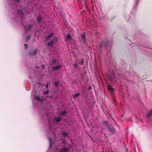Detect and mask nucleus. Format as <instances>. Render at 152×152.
<instances>
[{
	"label": "nucleus",
	"mask_w": 152,
	"mask_h": 152,
	"mask_svg": "<svg viewBox=\"0 0 152 152\" xmlns=\"http://www.w3.org/2000/svg\"><path fill=\"white\" fill-rule=\"evenodd\" d=\"M109 131L112 134L116 133V132L114 127L111 125H109L107 127Z\"/></svg>",
	"instance_id": "1"
},
{
	"label": "nucleus",
	"mask_w": 152,
	"mask_h": 152,
	"mask_svg": "<svg viewBox=\"0 0 152 152\" xmlns=\"http://www.w3.org/2000/svg\"><path fill=\"white\" fill-rule=\"evenodd\" d=\"M81 39L82 40L83 44H85L86 43V35L85 33H84L83 34H81Z\"/></svg>",
	"instance_id": "2"
},
{
	"label": "nucleus",
	"mask_w": 152,
	"mask_h": 152,
	"mask_svg": "<svg viewBox=\"0 0 152 152\" xmlns=\"http://www.w3.org/2000/svg\"><path fill=\"white\" fill-rule=\"evenodd\" d=\"M107 43H105L104 41H103L100 43L99 46L101 49L103 47H107Z\"/></svg>",
	"instance_id": "3"
},
{
	"label": "nucleus",
	"mask_w": 152,
	"mask_h": 152,
	"mask_svg": "<svg viewBox=\"0 0 152 152\" xmlns=\"http://www.w3.org/2000/svg\"><path fill=\"white\" fill-rule=\"evenodd\" d=\"M33 27L32 24H28L27 26L25 27V28L27 31H29Z\"/></svg>",
	"instance_id": "4"
},
{
	"label": "nucleus",
	"mask_w": 152,
	"mask_h": 152,
	"mask_svg": "<svg viewBox=\"0 0 152 152\" xmlns=\"http://www.w3.org/2000/svg\"><path fill=\"white\" fill-rule=\"evenodd\" d=\"M37 49L34 50L32 51L31 52H30L29 53V54L30 56H33V55H35L36 54H37Z\"/></svg>",
	"instance_id": "5"
},
{
	"label": "nucleus",
	"mask_w": 152,
	"mask_h": 152,
	"mask_svg": "<svg viewBox=\"0 0 152 152\" xmlns=\"http://www.w3.org/2000/svg\"><path fill=\"white\" fill-rule=\"evenodd\" d=\"M54 35L53 33H51L47 37H46L45 39L46 40H48L50 38H52Z\"/></svg>",
	"instance_id": "6"
},
{
	"label": "nucleus",
	"mask_w": 152,
	"mask_h": 152,
	"mask_svg": "<svg viewBox=\"0 0 152 152\" xmlns=\"http://www.w3.org/2000/svg\"><path fill=\"white\" fill-rule=\"evenodd\" d=\"M54 121L56 123H57L60 121H61V118L60 117H57L55 118L54 119Z\"/></svg>",
	"instance_id": "7"
},
{
	"label": "nucleus",
	"mask_w": 152,
	"mask_h": 152,
	"mask_svg": "<svg viewBox=\"0 0 152 152\" xmlns=\"http://www.w3.org/2000/svg\"><path fill=\"white\" fill-rule=\"evenodd\" d=\"M69 150L67 148L64 147L63 148L61 151H59V152H66L69 151Z\"/></svg>",
	"instance_id": "8"
},
{
	"label": "nucleus",
	"mask_w": 152,
	"mask_h": 152,
	"mask_svg": "<svg viewBox=\"0 0 152 152\" xmlns=\"http://www.w3.org/2000/svg\"><path fill=\"white\" fill-rule=\"evenodd\" d=\"M152 115V109L148 113L147 115V117L148 118H150L151 117Z\"/></svg>",
	"instance_id": "9"
},
{
	"label": "nucleus",
	"mask_w": 152,
	"mask_h": 152,
	"mask_svg": "<svg viewBox=\"0 0 152 152\" xmlns=\"http://www.w3.org/2000/svg\"><path fill=\"white\" fill-rule=\"evenodd\" d=\"M54 42L52 40L50 42H48L47 43V45L48 46H50V47H52L53 46V44H54Z\"/></svg>",
	"instance_id": "10"
},
{
	"label": "nucleus",
	"mask_w": 152,
	"mask_h": 152,
	"mask_svg": "<svg viewBox=\"0 0 152 152\" xmlns=\"http://www.w3.org/2000/svg\"><path fill=\"white\" fill-rule=\"evenodd\" d=\"M108 89L111 92L113 93L114 91V89L110 86H108L107 87Z\"/></svg>",
	"instance_id": "11"
},
{
	"label": "nucleus",
	"mask_w": 152,
	"mask_h": 152,
	"mask_svg": "<svg viewBox=\"0 0 152 152\" xmlns=\"http://www.w3.org/2000/svg\"><path fill=\"white\" fill-rule=\"evenodd\" d=\"M36 99L38 101H40L41 102H43L44 99L43 98H41L37 96L36 97Z\"/></svg>",
	"instance_id": "12"
},
{
	"label": "nucleus",
	"mask_w": 152,
	"mask_h": 152,
	"mask_svg": "<svg viewBox=\"0 0 152 152\" xmlns=\"http://www.w3.org/2000/svg\"><path fill=\"white\" fill-rule=\"evenodd\" d=\"M61 67V65H59L53 67V69L55 70H57L59 69Z\"/></svg>",
	"instance_id": "13"
},
{
	"label": "nucleus",
	"mask_w": 152,
	"mask_h": 152,
	"mask_svg": "<svg viewBox=\"0 0 152 152\" xmlns=\"http://www.w3.org/2000/svg\"><path fill=\"white\" fill-rule=\"evenodd\" d=\"M62 135H63V136H64L65 137V138L66 137V138H67L68 137V134L67 133H66L65 132H63L62 133Z\"/></svg>",
	"instance_id": "14"
},
{
	"label": "nucleus",
	"mask_w": 152,
	"mask_h": 152,
	"mask_svg": "<svg viewBox=\"0 0 152 152\" xmlns=\"http://www.w3.org/2000/svg\"><path fill=\"white\" fill-rule=\"evenodd\" d=\"M42 16H39L37 18V21L39 23H40L42 19Z\"/></svg>",
	"instance_id": "15"
},
{
	"label": "nucleus",
	"mask_w": 152,
	"mask_h": 152,
	"mask_svg": "<svg viewBox=\"0 0 152 152\" xmlns=\"http://www.w3.org/2000/svg\"><path fill=\"white\" fill-rule=\"evenodd\" d=\"M57 61V59H56L53 58L51 61V65H53L55 64L56 63Z\"/></svg>",
	"instance_id": "16"
},
{
	"label": "nucleus",
	"mask_w": 152,
	"mask_h": 152,
	"mask_svg": "<svg viewBox=\"0 0 152 152\" xmlns=\"http://www.w3.org/2000/svg\"><path fill=\"white\" fill-rule=\"evenodd\" d=\"M80 94L79 93L76 94L72 95V97L74 99L78 96L80 95Z\"/></svg>",
	"instance_id": "17"
},
{
	"label": "nucleus",
	"mask_w": 152,
	"mask_h": 152,
	"mask_svg": "<svg viewBox=\"0 0 152 152\" xmlns=\"http://www.w3.org/2000/svg\"><path fill=\"white\" fill-rule=\"evenodd\" d=\"M54 43H57L58 41V39L57 38H55L53 39L52 40Z\"/></svg>",
	"instance_id": "18"
},
{
	"label": "nucleus",
	"mask_w": 152,
	"mask_h": 152,
	"mask_svg": "<svg viewBox=\"0 0 152 152\" xmlns=\"http://www.w3.org/2000/svg\"><path fill=\"white\" fill-rule=\"evenodd\" d=\"M18 13L19 15H23L24 14L23 11L21 10H20L19 11H18Z\"/></svg>",
	"instance_id": "19"
},
{
	"label": "nucleus",
	"mask_w": 152,
	"mask_h": 152,
	"mask_svg": "<svg viewBox=\"0 0 152 152\" xmlns=\"http://www.w3.org/2000/svg\"><path fill=\"white\" fill-rule=\"evenodd\" d=\"M66 114V111H64L62 112L60 114V115L61 116H64Z\"/></svg>",
	"instance_id": "20"
},
{
	"label": "nucleus",
	"mask_w": 152,
	"mask_h": 152,
	"mask_svg": "<svg viewBox=\"0 0 152 152\" xmlns=\"http://www.w3.org/2000/svg\"><path fill=\"white\" fill-rule=\"evenodd\" d=\"M67 38L68 39L70 40L71 39V36L69 34H68L67 35Z\"/></svg>",
	"instance_id": "21"
},
{
	"label": "nucleus",
	"mask_w": 152,
	"mask_h": 152,
	"mask_svg": "<svg viewBox=\"0 0 152 152\" xmlns=\"http://www.w3.org/2000/svg\"><path fill=\"white\" fill-rule=\"evenodd\" d=\"M59 85V82L57 81H56L54 83V85L56 86H58Z\"/></svg>",
	"instance_id": "22"
},
{
	"label": "nucleus",
	"mask_w": 152,
	"mask_h": 152,
	"mask_svg": "<svg viewBox=\"0 0 152 152\" xmlns=\"http://www.w3.org/2000/svg\"><path fill=\"white\" fill-rule=\"evenodd\" d=\"M104 124H105V126L107 127V126H109V125L108 124V121H104Z\"/></svg>",
	"instance_id": "23"
},
{
	"label": "nucleus",
	"mask_w": 152,
	"mask_h": 152,
	"mask_svg": "<svg viewBox=\"0 0 152 152\" xmlns=\"http://www.w3.org/2000/svg\"><path fill=\"white\" fill-rule=\"evenodd\" d=\"M49 93V91L48 90L46 91H44L43 92V94L44 95H46Z\"/></svg>",
	"instance_id": "24"
},
{
	"label": "nucleus",
	"mask_w": 152,
	"mask_h": 152,
	"mask_svg": "<svg viewBox=\"0 0 152 152\" xmlns=\"http://www.w3.org/2000/svg\"><path fill=\"white\" fill-rule=\"evenodd\" d=\"M74 67L75 68H78V66L77 65V64L76 63H75L74 65H73Z\"/></svg>",
	"instance_id": "25"
},
{
	"label": "nucleus",
	"mask_w": 152,
	"mask_h": 152,
	"mask_svg": "<svg viewBox=\"0 0 152 152\" xmlns=\"http://www.w3.org/2000/svg\"><path fill=\"white\" fill-rule=\"evenodd\" d=\"M30 37H31L30 35H29L28 37H26V40L27 41H28L29 39H30Z\"/></svg>",
	"instance_id": "26"
},
{
	"label": "nucleus",
	"mask_w": 152,
	"mask_h": 152,
	"mask_svg": "<svg viewBox=\"0 0 152 152\" xmlns=\"http://www.w3.org/2000/svg\"><path fill=\"white\" fill-rule=\"evenodd\" d=\"M83 61L84 60L83 59H82L79 63L81 65H83Z\"/></svg>",
	"instance_id": "27"
},
{
	"label": "nucleus",
	"mask_w": 152,
	"mask_h": 152,
	"mask_svg": "<svg viewBox=\"0 0 152 152\" xmlns=\"http://www.w3.org/2000/svg\"><path fill=\"white\" fill-rule=\"evenodd\" d=\"M42 69H44L45 68V65H42Z\"/></svg>",
	"instance_id": "28"
},
{
	"label": "nucleus",
	"mask_w": 152,
	"mask_h": 152,
	"mask_svg": "<svg viewBox=\"0 0 152 152\" xmlns=\"http://www.w3.org/2000/svg\"><path fill=\"white\" fill-rule=\"evenodd\" d=\"M66 140L65 139V140H64V141H63V143L64 144H66Z\"/></svg>",
	"instance_id": "29"
},
{
	"label": "nucleus",
	"mask_w": 152,
	"mask_h": 152,
	"mask_svg": "<svg viewBox=\"0 0 152 152\" xmlns=\"http://www.w3.org/2000/svg\"><path fill=\"white\" fill-rule=\"evenodd\" d=\"M48 83H47L46 85V87L47 88H48Z\"/></svg>",
	"instance_id": "30"
},
{
	"label": "nucleus",
	"mask_w": 152,
	"mask_h": 152,
	"mask_svg": "<svg viewBox=\"0 0 152 152\" xmlns=\"http://www.w3.org/2000/svg\"><path fill=\"white\" fill-rule=\"evenodd\" d=\"M24 46H25V47L26 49L27 48V45L26 44H24Z\"/></svg>",
	"instance_id": "31"
},
{
	"label": "nucleus",
	"mask_w": 152,
	"mask_h": 152,
	"mask_svg": "<svg viewBox=\"0 0 152 152\" xmlns=\"http://www.w3.org/2000/svg\"><path fill=\"white\" fill-rule=\"evenodd\" d=\"M16 1L18 2H19L20 1V0H16Z\"/></svg>",
	"instance_id": "32"
},
{
	"label": "nucleus",
	"mask_w": 152,
	"mask_h": 152,
	"mask_svg": "<svg viewBox=\"0 0 152 152\" xmlns=\"http://www.w3.org/2000/svg\"><path fill=\"white\" fill-rule=\"evenodd\" d=\"M51 146H52V145H51V143H50V148H51Z\"/></svg>",
	"instance_id": "33"
},
{
	"label": "nucleus",
	"mask_w": 152,
	"mask_h": 152,
	"mask_svg": "<svg viewBox=\"0 0 152 152\" xmlns=\"http://www.w3.org/2000/svg\"><path fill=\"white\" fill-rule=\"evenodd\" d=\"M114 102H115V100H114Z\"/></svg>",
	"instance_id": "34"
},
{
	"label": "nucleus",
	"mask_w": 152,
	"mask_h": 152,
	"mask_svg": "<svg viewBox=\"0 0 152 152\" xmlns=\"http://www.w3.org/2000/svg\"><path fill=\"white\" fill-rule=\"evenodd\" d=\"M83 0V1H84V0Z\"/></svg>",
	"instance_id": "35"
}]
</instances>
